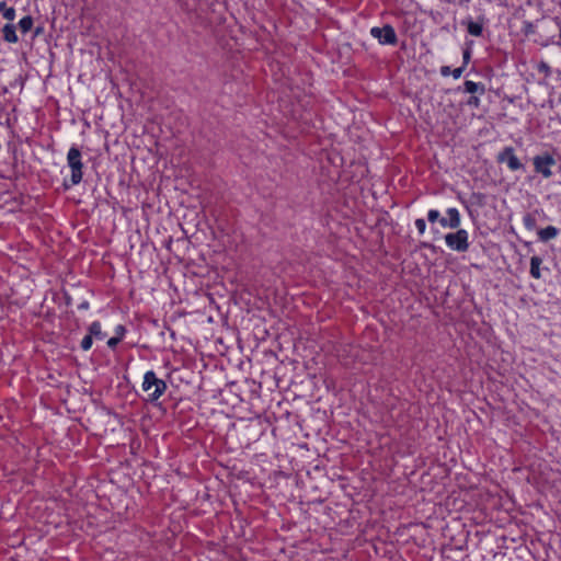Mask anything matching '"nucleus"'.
<instances>
[{
    "label": "nucleus",
    "instance_id": "obj_1",
    "mask_svg": "<svg viewBox=\"0 0 561 561\" xmlns=\"http://www.w3.org/2000/svg\"><path fill=\"white\" fill-rule=\"evenodd\" d=\"M142 390L148 396V401H157L167 390V383L159 379L154 371L149 370L144 376Z\"/></svg>",
    "mask_w": 561,
    "mask_h": 561
},
{
    "label": "nucleus",
    "instance_id": "obj_2",
    "mask_svg": "<svg viewBox=\"0 0 561 561\" xmlns=\"http://www.w3.org/2000/svg\"><path fill=\"white\" fill-rule=\"evenodd\" d=\"M67 162L71 170V184L77 185L82 181L81 152L78 148L71 147L67 153Z\"/></svg>",
    "mask_w": 561,
    "mask_h": 561
},
{
    "label": "nucleus",
    "instance_id": "obj_3",
    "mask_svg": "<svg viewBox=\"0 0 561 561\" xmlns=\"http://www.w3.org/2000/svg\"><path fill=\"white\" fill-rule=\"evenodd\" d=\"M469 234L465 229H458L454 233L445 236L447 247L457 252H466L469 249Z\"/></svg>",
    "mask_w": 561,
    "mask_h": 561
},
{
    "label": "nucleus",
    "instance_id": "obj_4",
    "mask_svg": "<svg viewBox=\"0 0 561 561\" xmlns=\"http://www.w3.org/2000/svg\"><path fill=\"white\" fill-rule=\"evenodd\" d=\"M370 35L378 41L381 45H394L398 42V37L394 28L386 24L382 27H371Z\"/></svg>",
    "mask_w": 561,
    "mask_h": 561
},
{
    "label": "nucleus",
    "instance_id": "obj_5",
    "mask_svg": "<svg viewBox=\"0 0 561 561\" xmlns=\"http://www.w3.org/2000/svg\"><path fill=\"white\" fill-rule=\"evenodd\" d=\"M556 164L554 158L549 154H540L534 158V167L536 172L540 173L543 178L552 175L551 167Z\"/></svg>",
    "mask_w": 561,
    "mask_h": 561
},
{
    "label": "nucleus",
    "instance_id": "obj_6",
    "mask_svg": "<svg viewBox=\"0 0 561 561\" xmlns=\"http://www.w3.org/2000/svg\"><path fill=\"white\" fill-rule=\"evenodd\" d=\"M497 161L501 163H506L508 169L512 171L519 170L523 167L519 159L514 153V149L512 147H505L499 153Z\"/></svg>",
    "mask_w": 561,
    "mask_h": 561
},
{
    "label": "nucleus",
    "instance_id": "obj_7",
    "mask_svg": "<svg viewBox=\"0 0 561 561\" xmlns=\"http://www.w3.org/2000/svg\"><path fill=\"white\" fill-rule=\"evenodd\" d=\"M559 233V230L553 226H548L538 231V237L542 242L554 239Z\"/></svg>",
    "mask_w": 561,
    "mask_h": 561
},
{
    "label": "nucleus",
    "instance_id": "obj_8",
    "mask_svg": "<svg viewBox=\"0 0 561 561\" xmlns=\"http://www.w3.org/2000/svg\"><path fill=\"white\" fill-rule=\"evenodd\" d=\"M448 228L456 229L460 226V214L457 208H448Z\"/></svg>",
    "mask_w": 561,
    "mask_h": 561
},
{
    "label": "nucleus",
    "instance_id": "obj_9",
    "mask_svg": "<svg viewBox=\"0 0 561 561\" xmlns=\"http://www.w3.org/2000/svg\"><path fill=\"white\" fill-rule=\"evenodd\" d=\"M542 264V259L540 256H531L530 259V275L536 278V279H539L541 278V272H540V265Z\"/></svg>",
    "mask_w": 561,
    "mask_h": 561
},
{
    "label": "nucleus",
    "instance_id": "obj_10",
    "mask_svg": "<svg viewBox=\"0 0 561 561\" xmlns=\"http://www.w3.org/2000/svg\"><path fill=\"white\" fill-rule=\"evenodd\" d=\"M2 34L4 41L8 43H16L19 39L13 24H5L2 28Z\"/></svg>",
    "mask_w": 561,
    "mask_h": 561
},
{
    "label": "nucleus",
    "instance_id": "obj_11",
    "mask_svg": "<svg viewBox=\"0 0 561 561\" xmlns=\"http://www.w3.org/2000/svg\"><path fill=\"white\" fill-rule=\"evenodd\" d=\"M89 335L92 336V339L95 340H103L105 337V334L102 332L101 323L98 321H94L89 327Z\"/></svg>",
    "mask_w": 561,
    "mask_h": 561
},
{
    "label": "nucleus",
    "instance_id": "obj_12",
    "mask_svg": "<svg viewBox=\"0 0 561 561\" xmlns=\"http://www.w3.org/2000/svg\"><path fill=\"white\" fill-rule=\"evenodd\" d=\"M463 87H465V91L468 92V93H481L483 94L485 89H484V85L482 83H477V82H473V81H470V80H467L465 83H463Z\"/></svg>",
    "mask_w": 561,
    "mask_h": 561
},
{
    "label": "nucleus",
    "instance_id": "obj_13",
    "mask_svg": "<svg viewBox=\"0 0 561 561\" xmlns=\"http://www.w3.org/2000/svg\"><path fill=\"white\" fill-rule=\"evenodd\" d=\"M0 13L8 21H13L15 18V10L12 7H8L4 1L0 2Z\"/></svg>",
    "mask_w": 561,
    "mask_h": 561
},
{
    "label": "nucleus",
    "instance_id": "obj_14",
    "mask_svg": "<svg viewBox=\"0 0 561 561\" xmlns=\"http://www.w3.org/2000/svg\"><path fill=\"white\" fill-rule=\"evenodd\" d=\"M467 31L472 36H481L482 35V31H483V26L479 22L469 21L467 23Z\"/></svg>",
    "mask_w": 561,
    "mask_h": 561
},
{
    "label": "nucleus",
    "instance_id": "obj_15",
    "mask_svg": "<svg viewBox=\"0 0 561 561\" xmlns=\"http://www.w3.org/2000/svg\"><path fill=\"white\" fill-rule=\"evenodd\" d=\"M19 26L22 33H27L32 26H33V19L32 16L27 15L20 20Z\"/></svg>",
    "mask_w": 561,
    "mask_h": 561
},
{
    "label": "nucleus",
    "instance_id": "obj_16",
    "mask_svg": "<svg viewBox=\"0 0 561 561\" xmlns=\"http://www.w3.org/2000/svg\"><path fill=\"white\" fill-rule=\"evenodd\" d=\"M522 31L525 35H531V34H535L536 32V26L534 23L529 22V21H524L523 22V27H522Z\"/></svg>",
    "mask_w": 561,
    "mask_h": 561
},
{
    "label": "nucleus",
    "instance_id": "obj_17",
    "mask_svg": "<svg viewBox=\"0 0 561 561\" xmlns=\"http://www.w3.org/2000/svg\"><path fill=\"white\" fill-rule=\"evenodd\" d=\"M93 344V339L91 335L87 334L81 341V348L83 351H89Z\"/></svg>",
    "mask_w": 561,
    "mask_h": 561
},
{
    "label": "nucleus",
    "instance_id": "obj_18",
    "mask_svg": "<svg viewBox=\"0 0 561 561\" xmlns=\"http://www.w3.org/2000/svg\"><path fill=\"white\" fill-rule=\"evenodd\" d=\"M523 220H524V225L527 229L531 230L535 228L536 221L531 215H526Z\"/></svg>",
    "mask_w": 561,
    "mask_h": 561
},
{
    "label": "nucleus",
    "instance_id": "obj_19",
    "mask_svg": "<svg viewBox=\"0 0 561 561\" xmlns=\"http://www.w3.org/2000/svg\"><path fill=\"white\" fill-rule=\"evenodd\" d=\"M415 227L419 231L420 234H424L425 230H426V224H425V220L423 218H419L415 220Z\"/></svg>",
    "mask_w": 561,
    "mask_h": 561
},
{
    "label": "nucleus",
    "instance_id": "obj_20",
    "mask_svg": "<svg viewBox=\"0 0 561 561\" xmlns=\"http://www.w3.org/2000/svg\"><path fill=\"white\" fill-rule=\"evenodd\" d=\"M427 219L430 222H435L439 219V211L436 209H431L427 214Z\"/></svg>",
    "mask_w": 561,
    "mask_h": 561
},
{
    "label": "nucleus",
    "instance_id": "obj_21",
    "mask_svg": "<svg viewBox=\"0 0 561 561\" xmlns=\"http://www.w3.org/2000/svg\"><path fill=\"white\" fill-rule=\"evenodd\" d=\"M462 58H463V65H462V66H465V67H466V66L469 64L470 58H471V49H470V48H466V49L463 50V56H462Z\"/></svg>",
    "mask_w": 561,
    "mask_h": 561
},
{
    "label": "nucleus",
    "instance_id": "obj_22",
    "mask_svg": "<svg viewBox=\"0 0 561 561\" xmlns=\"http://www.w3.org/2000/svg\"><path fill=\"white\" fill-rule=\"evenodd\" d=\"M463 70H465V66L458 67V68H456V69H454V70L451 71V76H453L455 79H458V78H460V77H461V75H462Z\"/></svg>",
    "mask_w": 561,
    "mask_h": 561
},
{
    "label": "nucleus",
    "instance_id": "obj_23",
    "mask_svg": "<svg viewBox=\"0 0 561 561\" xmlns=\"http://www.w3.org/2000/svg\"><path fill=\"white\" fill-rule=\"evenodd\" d=\"M121 341V336H113L107 341V345L111 348H114Z\"/></svg>",
    "mask_w": 561,
    "mask_h": 561
},
{
    "label": "nucleus",
    "instance_id": "obj_24",
    "mask_svg": "<svg viewBox=\"0 0 561 561\" xmlns=\"http://www.w3.org/2000/svg\"><path fill=\"white\" fill-rule=\"evenodd\" d=\"M451 71H453V70H450V67H448V66H443V67L440 68V75H442L443 77H447V76L451 75Z\"/></svg>",
    "mask_w": 561,
    "mask_h": 561
},
{
    "label": "nucleus",
    "instance_id": "obj_25",
    "mask_svg": "<svg viewBox=\"0 0 561 561\" xmlns=\"http://www.w3.org/2000/svg\"><path fill=\"white\" fill-rule=\"evenodd\" d=\"M468 104H469V105H472V106H479V104H480V100H479V98H477V96H471V98L468 100Z\"/></svg>",
    "mask_w": 561,
    "mask_h": 561
},
{
    "label": "nucleus",
    "instance_id": "obj_26",
    "mask_svg": "<svg viewBox=\"0 0 561 561\" xmlns=\"http://www.w3.org/2000/svg\"><path fill=\"white\" fill-rule=\"evenodd\" d=\"M116 333H117V336L122 337L124 335V333H125V328L123 325H118L116 328Z\"/></svg>",
    "mask_w": 561,
    "mask_h": 561
},
{
    "label": "nucleus",
    "instance_id": "obj_27",
    "mask_svg": "<svg viewBox=\"0 0 561 561\" xmlns=\"http://www.w3.org/2000/svg\"><path fill=\"white\" fill-rule=\"evenodd\" d=\"M439 224L443 226V227H447L448 228V218H440L439 219Z\"/></svg>",
    "mask_w": 561,
    "mask_h": 561
},
{
    "label": "nucleus",
    "instance_id": "obj_28",
    "mask_svg": "<svg viewBox=\"0 0 561 561\" xmlns=\"http://www.w3.org/2000/svg\"><path fill=\"white\" fill-rule=\"evenodd\" d=\"M539 70L548 71V70H549V67H548V65H546V64H541V65H540V67H539Z\"/></svg>",
    "mask_w": 561,
    "mask_h": 561
}]
</instances>
